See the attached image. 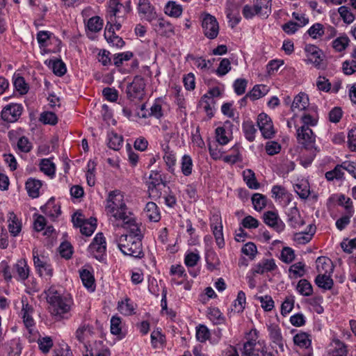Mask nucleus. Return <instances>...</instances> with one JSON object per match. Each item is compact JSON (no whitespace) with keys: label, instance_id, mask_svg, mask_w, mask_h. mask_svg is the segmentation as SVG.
<instances>
[{"label":"nucleus","instance_id":"1","mask_svg":"<svg viewBox=\"0 0 356 356\" xmlns=\"http://www.w3.org/2000/svg\"><path fill=\"white\" fill-rule=\"evenodd\" d=\"M105 211L107 216L114 219V223L130 213L124 202V194L120 191L114 190L108 193Z\"/></svg>","mask_w":356,"mask_h":356},{"label":"nucleus","instance_id":"2","mask_svg":"<svg viewBox=\"0 0 356 356\" xmlns=\"http://www.w3.org/2000/svg\"><path fill=\"white\" fill-rule=\"evenodd\" d=\"M115 242L118 248L124 255L136 259H141L145 254L143 250L142 239L134 236H115Z\"/></svg>","mask_w":356,"mask_h":356},{"label":"nucleus","instance_id":"3","mask_svg":"<svg viewBox=\"0 0 356 356\" xmlns=\"http://www.w3.org/2000/svg\"><path fill=\"white\" fill-rule=\"evenodd\" d=\"M49 305V312L54 320L61 321L71 317L72 301L70 298L60 299Z\"/></svg>","mask_w":356,"mask_h":356},{"label":"nucleus","instance_id":"4","mask_svg":"<svg viewBox=\"0 0 356 356\" xmlns=\"http://www.w3.org/2000/svg\"><path fill=\"white\" fill-rule=\"evenodd\" d=\"M148 193L152 199L156 200L160 198L162 195L161 186H166L165 177L161 174V171L152 170L149 176Z\"/></svg>","mask_w":356,"mask_h":356},{"label":"nucleus","instance_id":"5","mask_svg":"<svg viewBox=\"0 0 356 356\" xmlns=\"http://www.w3.org/2000/svg\"><path fill=\"white\" fill-rule=\"evenodd\" d=\"M145 80L139 76L134 78L131 83L127 86L126 92L127 97L132 102L140 101L145 95Z\"/></svg>","mask_w":356,"mask_h":356},{"label":"nucleus","instance_id":"6","mask_svg":"<svg viewBox=\"0 0 356 356\" xmlns=\"http://www.w3.org/2000/svg\"><path fill=\"white\" fill-rule=\"evenodd\" d=\"M249 335L251 336V339L243 345V356H268L270 352H268L265 347H255L258 338L257 331L252 330Z\"/></svg>","mask_w":356,"mask_h":356},{"label":"nucleus","instance_id":"7","mask_svg":"<svg viewBox=\"0 0 356 356\" xmlns=\"http://www.w3.org/2000/svg\"><path fill=\"white\" fill-rule=\"evenodd\" d=\"M202 27L205 37L210 40L217 38L219 33V24L214 16L208 13L205 14L202 20Z\"/></svg>","mask_w":356,"mask_h":356},{"label":"nucleus","instance_id":"8","mask_svg":"<svg viewBox=\"0 0 356 356\" xmlns=\"http://www.w3.org/2000/svg\"><path fill=\"white\" fill-rule=\"evenodd\" d=\"M296 136L298 142L302 145L305 149L316 151L314 147L316 142V136L309 127H300L296 130Z\"/></svg>","mask_w":356,"mask_h":356},{"label":"nucleus","instance_id":"9","mask_svg":"<svg viewBox=\"0 0 356 356\" xmlns=\"http://www.w3.org/2000/svg\"><path fill=\"white\" fill-rule=\"evenodd\" d=\"M119 221L122 222L121 225L118 222H116L115 224L113 222V225L117 227L122 226L129 230V234H122L123 236H134L136 238H143V236L141 233L140 229L136 223V219L131 213H129Z\"/></svg>","mask_w":356,"mask_h":356},{"label":"nucleus","instance_id":"10","mask_svg":"<svg viewBox=\"0 0 356 356\" xmlns=\"http://www.w3.org/2000/svg\"><path fill=\"white\" fill-rule=\"evenodd\" d=\"M257 123L264 138L270 139L275 136L276 131L273 121L267 114L260 113L257 117Z\"/></svg>","mask_w":356,"mask_h":356},{"label":"nucleus","instance_id":"11","mask_svg":"<svg viewBox=\"0 0 356 356\" xmlns=\"http://www.w3.org/2000/svg\"><path fill=\"white\" fill-rule=\"evenodd\" d=\"M23 106L22 104L11 103L2 109L1 118L3 121L9 123L15 122L21 116Z\"/></svg>","mask_w":356,"mask_h":356},{"label":"nucleus","instance_id":"12","mask_svg":"<svg viewBox=\"0 0 356 356\" xmlns=\"http://www.w3.org/2000/svg\"><path fill=\"white\" fill-rule=\"evenodd\" d=\"M106 249V240L103 234L97 233L88 247L89 252L97 260H101Z\"/></svg>","mask_w":356,"mask_h":356},{"label":"nucleus","instance_id":"13","mask_svg":"<svg viewBox=\"0 0 356 356\" xmlns=\"http://www.w3.org/2000/svg\"><path fill=\"white\" fill-rule=\"evenodd\" d=\"M138 11L148 22H152L157 18L155 8L151 4L149 0H138L137 3Z\"/></svg>","mask_w":356,"mask_h":356},{"label":"nucleus","instance_id":"14","mask_svg":"<svg viewBox=\"0 0 356 356\" xmlns=\"http://www.w3.org/2000/svg\"><path fill=\"white\" fill-rule=\"evenodd\" d=\"M305 51L307 54V60L314 64L315 67H320L323 59V51L314 44L306 45Z\"/></svg>","mask_w":356,"mask_h":356},{"label":"nucleus","instance_id":"15","mask_svg":"<svg viewBox=\"0 0 356 356\" xmlns=\"http://www.w3.org/2000/svg\"><path fill=\"white\" fill-rule=\"evenodd\" d=\"M346 345L338 339H333L324 356H347Z\"/></svg>","mask_w":356,"mask_h":356},{"label":"nucleus","instance_id":"16","mask_svg":"<svg viewBox=\"0 0 356 356\" xmlns=\"http://www.w3.org/2000/svg\"><path fill=\"white\" fill-rule=\"evenodd\" d=\"M263 219L267 225L273 227L277 232H281L284 229V224L280 219L277 213L275 211H268L265 212Z\"/></svg>","mask_w":356,"mask_h":356},{"label":"nucleus","instance_id":"17","mask_svg":"<svg viewBox=\"0 0 356 356\" xmlns=\"http://www.w3.org/2000/svg\"><path fill=\"white\" fill-rule=\"evenodd\" d=\"M94 333V328L92 325L83 323L79 325L76 329L74 336L77 341L79 343H83L87 348V342Z\"/></svg>","mask_w":356,"mask_h":356},{"label":"nucleus","instance_id":"18","mask_svg":"<svg viewBox=\"0 0 356 356\" xmlns=\"http://www.w3.org/2000/svg\"><path fill=\"white\" fill-rule=\"evenodd\" d=\"M232 127V122L227 120L223 123L222 126L216 128V138L220 145H224L229 143Z\"/></svg>","mask_w":356,"mask_h":356},{"label":"nucleus","instance_id":"19","mask_svg":"<svg viewBox=\"0 0 356 356\" xmlns=\"http://www.w3.org/2000/svg\"><path fill=\"white\" fill-rule=\"evenodd\" d=\"M29 267L24 259H20L17 261L13 267V277L18 281H24L29 276Z\"/></svg>","mask_w":356,"mask_h":356},{"label":"nucleus","instance_id":"20","mask_svg":"<svg viewBox=\"0 0 356 356\" xmlns=\"http://www.w3.org/2000/svg\"><path fill=\"white\" fill-rule=\"evenodd\" d=\"M269 337L273 343H275L283 351L284 339L282 335L281 329L277 324L270 323L267 325Z\"/></svg>","mask_w":356,"mask_h":356},{"label":"nucleus","instance_id":"21","mask_svg":"<svg viewBox=\"0 0 356 356\" xmlns=\"http://www.w3.org/2000/svg\"><path fill=\"white\" fill-rule=\"evenodd\" d=\"M257 16L266 19L272 12V0H252Z\"/></svg>","mask_w":356,"mask_h":356},{"label":"nucleus","instance_id":"22","mask_svg":"<svg viewBox=\"0 0 356 356\" xmlns=\"http://www.w3.org/2000/svg\"><path fill=\"white\" fill-rule=\"evenodd\" d=\"M108 5V19L113 21L115 18H124V15H120L123 13V4L120 3V0H109Z\"/></svg>","mask_w":356,"mask_h":356},{"label":"nucleus","instance_id":"23","mask_svg":"<svg viewBox=\"0 0 356 356\" xmlns=\"http://www.w3.org/2000/svg\"><path fill=\"white\" fill-rule=\"evenodd\" d=\"M154 26L155 31L161 35L170 38L175 34V28L172 24L163 18L158 19L157 22L154 24Z\"/></svg>","mask_w":356,"mask_h":356},{"label":"nucleus","instance_id":"24","mask_svg":"<svg viewBox=\"0 0 356 356\" xmlns=\"http://www.w3.org/2000/svg\"><path fill=\"white\" fill-rule=\"evenodd\" d=\"M309 106V97L305 93L297 95L293 101L291 108L294 113L305 111Z\"/></svg>","mask_w":356,"mask_h":356},{"label":"nucleus","instance_id":"25","mask_svg":"<svg viewBox=\"0 0 356 356\" xmlns=\"http://www.w3.org/2000/svg\"><path fill=\"white\" fill-rule=\"evenodd\" d=\"M42 185L41 181L32 177L29 178L25 183V188L29 196L32 198L38 197Z\"/></svg>","mask_w":356,"mask_h":356},{"label":"nucleus","instance_id":"26","mask_svg":"<svg viewBox=\"0 0 356 356\" xmlns=\"http://www.w3.org/2000/svg\"><path fill=\"white\" fill-rule=\"evenodd\" d=\"M277 268L275 260L273 259H263L258 263L253 268V273L257 274H264L273 271Z\"/></svg>","mask_w":356,"mask_h":356},{"label":"nucleus","instance_id":"27","mask_svg":"<svg viewBox=\"0 0 356 356\" xmlns=\"http://www.w3.org/2000/svg\"><path fill=\"white\" fill-rule=\"evenodd\" d=\"M42 212L51 218H57L61 213L60 207L56 204L54 197L50 198L48 202L41 207Z\"/></svg>","mask_w":356,"mask_h":356},{"label":"nucleus","instance_id":"28","mask_svg":"<svg viewBox=\"0 0 356 356\" xmlns=\"http://www.w3.org/2000/svg\"><path fill=\"white\" fill-rule=\"evenodd\" d=\"M104 38L106 41L113 46L122 47L124 44V42L122 38L115 33L114 28H113L112 25H110V27H108V25L106 26Z\"/></svg>","mask_w":356,"mask_h":356},{"label":"nucleus","instance_id":"29","mask_svg":"<svg viewBox=\"0 0 356 356\" xmlns=\"http://www.w3.org/2000/svg\"><path fill=\"white\" fill-rule=\"evenodd\" d=\"M316 270L318 274H329L333 271V264L332 261L325 257H319L316 261Z\"/></svg>","mask_w":356,"mask_h":356},{"label":"nucleus","instance_id":"30","mask_svg":"<svg viewBox=\"0 0 356 356\" xmlns=\"http://www.w3.org/2000/svg\"><path fill=\"white\" fill-rule=\"evenodd\" d=\"M144 215L152 222H159L161 219L159 208L153 202H149L146 204Z\"/></svg>","mask_w":356,"mask_h":356},{"label":"nucleus","instance_id":"31","mask_svg":"<svg viewBox=\"0 0 356 356\" xmlns=\"http://www.w3.org/2000/svg\"><path fill=\"white\" fill-rule=\"evenodd\" d=\"M33 312V307L29 303H24V300H22V309L21 314L24 323L27 328L33 327L35 324L34 320L32 317Z\"/></svg>","mask_w":356,"mask_h":356},{"label":"nucleus","instance_id":"32","mask_svg":"<svg viewBox=\"0 0 356 356\" xmlns=\"http://www.w3.org/2000/svg\"><path fill=\"white\" fill-rule=\"evenodd\" d=\"M288 222L294 229L300 228L305 224V221L301 218L299 211L296 207L290 209L288 214Z\"/></svg>","mask_w":356,"mask_h":356},{"label":"nucleus","instance_id":"33","mask_svg":"<svg viewBox=\"0 0 356 356\" xmlns=\"http://www.w3.org/2000/svg\"><path fill=\"white\" fill-rule=\"evenodd\" d=\"M307 228L308 230L307 232L296 233L294 235V239L298 243L306 244L312 240L316 232V227L313 225H309Z\"/></svg>","mask_w":356,"mask_h":356},{"label":"nucleus","instance_id":"34","mask_svg":"<svg viewBox=\"0 0 356 356\" xmlns=\"http://www.w3.org/2000/svg\"><path fill=\"white\" fill-rule=\"evenodd\" d=\"M316 284L321 289L324 290H330L334 282L329 274H318L315 278Z\"/></svg>","mask_w":356,"mask_h":356},{"label":"nucleus","instance_id":"35","mask_svg":"<svg viewBox=\"0 0 356 356\" xmlns=\"http://www.w3.org/2000/svg\"><path fill=\"white\" fill-rule=\"evenodd\" d=\"M80 277L85 287L91 291H95V278L93 275L88 270L83 269L81 270Z\"/></svg>","mask_w":356,"mask_h":356},{"label":"nucleus","instance_id":"36","mask_svg":"<svg viewBox=\"0 0 356 356\" xmlns=\"http://www.w3.org/2000/svg\"><path fill=\"white\" fill-rule=\"evenodd\" d=\"M164 11L166 15L177 18L181 16L183 9L181 6L175 1H168L164 8Z\"/></svg>","mask_w":356,"mask_h":356},{"label":"nucleus","instance_id":"37","mask_svg":"<svg viewBox=\"0 0 356 356\" xmlns=\"http://www.w3.org/2000/svg\"><path fill=\"white\" fill-rule=\"evenodd\" d=\"M214 104L213 99L209 98L208 94H205L201 98L199 106L202 108L207 115L211 118L213 115V107Z\"/></svg>","mask_w":356,"mask_h":356},{"label":"nucleus","instance_id":"38","mask_svg":"<svg viewBox=\"0 0 356 356\" xmlns=\"http://www.w3.org/2000/svg\"><path fill=\"white\" fill-rule=\"evenodd\" d=\"M44 293L46 294L47 301L49 304L59 300L60 299L67 298L63 296L61 290L58 289L56 286H50Z\"/></svg>","mask_w":356,"mask_h":356},{"label":"nucleus","instance_id":"39","mask_svg":"<svg viewBox=\"0 0 356 356\" xmlns=\"http://www.w3.org/2000/svg\"><path fill=\"white\" fill-rule=\"evenodd\" d=\"M268 91L269 88L267 86L264 84L256 85L253 87L252 90L248 93V96H249L252 100H256L266 95Z\"/></svg>","mask_w":356,"mask_h":356},{"label":"nucleus","instance_id":"40","mask_svg":"<svg viewBox=\"0 0 356 356\" xmlns=\"http://www.w3.org/2000/svg\"><path fill=\"white\" fill-rule=\"evenodd\" d=\"M242 129L245 138L250 142H252L255 138V134L257 133V129L254 127L252 121H244L242 124Z\"/></svg>","mask_w":356,"mask_h":356},{"label":"nucleus","instance_id":"41","mask_svg":"<svg viewBox=\"0 0 356 356\" xmlns=\"http://www.w3.org/2000/svg\"><path fill=\"white\" fill-rule=\"evenodd\" d=\"M108 146L113 150H118L122 145L123 139L122 136L115 132L108 134Z\"/></svg>","mask_w":356,"mask_h":356},{"label":"nucleus","instance_id":"42","mask_svg":"<svg viewBox=\"0 0 356 356\" xmlns=\"http://www.w3.org/2000/svg\"><path fill=\"white\" fill-rule=\"evenodd\" d=\"M48 65L52 70L53 72L58 76H62L67 71L65 64L59 59L50 60Z\"/></svg>","mask_w":356,"mask_h":356},{"label":"nucleus","instance_id":"43","mask_svg":"<svg viewBox=\"0 0 356 356\" xmlns=\"http://www.w3.org/2000/svg\"><path fill=\"white\" fill-rule=\"evenodd\" d=\"M293 342L300 348H307L311 346L310 336L305 332H300L293 337Z\"/></svg>","mask_w":356,"mask_h":356},{"label":"nucleus","instance_id":"44","mask_svg":"<svg viewBox=\"0 0 356 356\" xmlns=\"http://www.w3.org/2000/svg\"><path fill=\"white\" fill-rule=\"evenodd\" d=\"M243 179L245 181L247 186L252 189H257L259 187V184L256 179L254 172L250 170L247 169L243 172Z\"/></svg>","mask_w":356,"mask_h":356},{"label":"nucleus","instance_id":"45","mask_svg":"<svg viewBox=\"0 0 356 356\" xmlns=\"http://www.w3.org/2000/svg\"><path fill=\"white\" fill-rule=\"evenodd\" d=\"M343 170L344 169L343 163L341 164H338L333 170L327 171L325 173V178L328 181H333L334 179H341L343 178L344 175Z\"/></svg>","mask_w":356,"mask_h":356},{"label":"nucleus","instance_id":"46","mask_svg":"<svg viewBox=\"0 0 356 356\" xmlns=\"http://www.w3.org/2000/svg\"><path fill=\"white\" fill-rule=\"evenodd\" d=\"M296 289L303 296H310L313 293L312 284L305 279H302L298 282Z\"/></svg>","mask_w":356,"mask_h":356},{"label":"nucleus","instance_id":"47","mask_svg":"<svg viewBox=\"0 0 356 356\" xmlns=\"http://www.w3.org/2000/svg\"><path fill=\"white\" fill-rule=\"evenodd\" d=\"M8 222L9 232L13 236H16L20 232L22 227L14 213H9Z\"/></svg>","mask_w":356,"mask_h":356},{"label":"nucleus","instance_id":"48","mask_svg":"<svg viewBox=\"0 0 356 356\" xmlns=\"http://www.w3.org/2000/svg\"><path fill=\"white\" fill-rule=\"evenodd\" d=\"M52 33L48 31H40L36 35V38L40 49H45L48 47L51 38Z\"/></svg>","mask_w":356,"mask_h":356},{"label":"nucleus","instance_id":"49","mask_svg":"<svg viewBox=\"0 0 356 356\" xmlns=\"http://www.w3.org/2000/svg\"><path fill=\"white\" fill-rule=\"evenodd\" d=\"M267 199L261 193H254L252 197V203L256 211H260L266 206Z\"/></svg>","mask_w":356,"mask_h":356},{"label":"nucleus","instance_id":"50","mask_svg":"<svg viewBox=\"0 0 356 356\" xmlns=\"http://www.w3.org/2000/svg\"><path fill=\"white\" fill-rule=\"evenodd\" d=\"M103 26V20L98 16L90 18L87 22L88 29L94 33L99 32Z\"/></svg>","mask_w":356,"mask_h":356},{"label":"nucleus","instance_id":"51","mask_svg":"<svg viewBox=\"0 0 356 356\" xmlns=\"http://www.w3.org/2000/svg\"><path fill=\"white\" fill-rule=\"evenodd\" d=\"M193 161L190 156L184 155L181 158V169L182 173L185 176H189L192 173L193 170Z\"/></svg>","mask_w":356,"mask_h":356},{"label":"nucleus","instance_id":"52","mask_svg":"<svg viewBox=\"0 0 356 356\" xmlns=\"http://www.w3.org/2000/svg\"><path fill=\"white\" fill-rule=\"evenodd\" d=\"M338 202L339 205L344 207L346 213L349 215L354 214L353 203L350 197H347L345 195H340Z\"/></svg>","mask_w":356,"mask_h":356},{"label":"nucleus","instance_id":"53","mask_svg":"<svg viewBox=\"0 0 356 356\" xmlns=\"http://www.w3.org/2000/svg\"><path fill=\"white\" fill-rule=\"evenodd\" d=\"M208 316L214 324L220 325L225 322V317L218 308L209 309Z\"/></svg>","mask_w":356,"mask_h":356},{"label":"nucleus","instance_id":"54","mask_svg":"<svg viewBox=\"0 0 356 356\" xmlns=\"http://www.w3.org/2000/svg\"><path fill=\"white\" fill-rule=\"evenodd\" d=\"M290 276L293 278L301 277L305 275V264L302 262H298L289 268Z\"/></svg>","mask_w":356,"mask_h":356},{"label":"nucleus","instance_id":"55","mask_svg":"<svg viewBox=\"0 0 356 356\" xmlns=\"http://www.w3.org/2000/svg\"><path fill=\"white\" fill-rule=\"evenodd\" d=\"M246 303V297L245 294L243 291H240L238 293L236 299L234 301V311L241 313L243 312V311L245 309Z\"/></svg>","mask_w":356,"mask_h":356},{"label":"nucleus","instance_id":"56","mask_svg":"<svg viewBox=\"0 0 356 356\" xmlns=\"http://www.w3.org/2000/svg\"><path fill=\"white\" fill-rule=\"evenodd\" d=\"M350 40L346 35H341L332 42V47L337 51H342L348 47Z\"/></svg>","mask_w":356,"mask_h":356},{"label":"nucleus","instance_id":"57","mask_svg":"<svg viewBox=\"0 0 356 356\" xmlns=\"http://www.w3.org/2000/svg\"><path fill=\"white\" fill-rule=\"evenodd\" d=\"M40 168L44 174L51 176L55 174V165L48 159H43L40 163Z\"/></svg>","mask_w":356,"mask_h":356},{"label":"nucleus","instance_id":"58","mask_svg":"<svg viewBox=\"0 0 356 356\" xmlns=\"http://www.w3.org/2000/svg\"><path fill=\"white\" fill-rule=\"evenodd\" d=\"M37 342L39 349L44 354L49 353L53 346V340L50 337H40Z\"/></svg>","mask_w":356,"mask_h":356},{"label":"nucleus","instance_id":"59","mask_svg":"<svg viewBox=\"0 0 356 356\" xmlns=\"http://www.w3.org/2000/svg\"><path fill=\"white\" fill-rule=\"evenodd\" d=\"M338 12L345 23L351 24L355 20V15L350 11V8L346 6H342L339 7Z\"/></svg>","mask_w":356,"mask_h":356},{"label":"nucleus","instance_id":"60","mask_svg":"<svg viewBox=\"0 0 356 356\" xmlns=\"http://www.w3.org/2000/svg\"><path fill=\"white\" fill-rule=\"evenodd\" d=\"M96 228V219H91L90 222L86 221L81 224L80 231L82 234L87 236H91Z\"/></svg>","mask_w":356,"mask_h":356},{"label":"nucleus","instance_id":"61","mask_svg":"<svg viewBox=\"0 0 356 356\" xmlns=\"http://www.w3.org/2000/svg\"><path fill=\"white\" fill-rule=\"evenodd\" d=\"M40 121L45 124L55 125L58 122V118L54 113L46 111L41 113Z\"/></svg>","mask_w":356,"mask_h":356},{"label":"nucleus","instance_id":"62","mask_svg":"<svg viewBox=\"0 0 356 356\" xmlns=\"http://www.w3.org/2000/svg\"><path fill=\"white\" fill-rule=\"evenodd\" d=\"M133 56L134 54L131 51H126L115 54L113 58V64L116 67H120L122 65L124 61L129 60L133 57Z\"/></svg>","mask_w":356,"mask_h":356},{"label":"nucleus","instance_id":"63","mask_svg":"<svg viewBox=\"0 0 356 356\" xmlns=\"http://www.w3.org/2000/svg\"><path fill=\"white\" fill-rule=\"evenodd\" d=\"M118 309L121 314L124 315H131L134 312V307L132 303L130 302L129 299H126L118 304Z\"/></svg>","mask_w":356,"mask_h":356},{"label":"nucleus","instance_id":"64","mask_svg":"<svg viewBox=\"0 0 356 356\" xmlns=\"http://www.w3.org/2000/svg\"><path fill=\"white\" fill-rule=\"evenodd\" d=\"M122 332V321L119 316H113L111 318V333L120 335Z\"/></svg>","mask_w":356,"mask_h":356}]
</instances>
